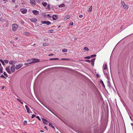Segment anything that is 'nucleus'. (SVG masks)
<instances>
[{"mask_svg": "<svg viewBox=\"0 0 133 133\" xmlns=\"http://www.w3.org/2000/svg\"><path fill=\"white\" fill-rule=\"evenodd\" d=\"M18 26L17 24L14 23L12 25V29L14 31H16L18 28Z\"/></svg>", "mask_w": 133, "mask_h": 133, "instance_id": "f257e3e1", "label": "nucleus"}, {"mask_svg": "<svg viewBox=\"0 0 133 133\" xmlns=\"http://www.w3.org/2000/svg\"><path fill=\"white\" fill-rule=\"evenodd\" d=\"M121 4L123 6V8L124 9H127L129 8V6L128 5L126 4L125 3L122 1L121 2Z\"/></svg>", "mask_w": 133, "mask_h": 133, "instance_id": "f03ea898", "label": "nucleus"}, {"mask_svg": "<svg viewBox=\"0 0 133 133\" xmlns=\"http://www.w3.org/2000/svg\"><path fill=\"white\" fill-rule=\"evenodd\" d=\"M42 24H40L41 25L42 24H46L47 25H49L51 24V23L49 21H41Z\"/></svg>", "mask_w": 133, "mask_h": 133, "instance_id": "7ed1b4c3", "label": "nucleus"}, {"mask_svg": "<svg viewBox=\"0 0 133 133\" xmlns=\"http://www.w3.org/2000/svg\"><path fill=\"white\" fill-rule=\"evenodd\" d=\"M10 66H7L6 67L5 70L9 74H11V71L10 70Z\"/></svg>", "mask_w": 133, "mask_h": 133, "instance_id": "20e7f679", "label": "nucleus"}, {"mask_svg": "<svg viewBox=\"0 0 133 133\" xmlns=\"http://www.w3.org/2000/svg\"><path fill=\"white\" fill-rule=\"evenodd\" d=\"M10 70L11 72H14L15 71V65L14 64L12 65L10 67Z\"/></svg>", "mask_w": 133, "mask_h": 133, "instance_id": "39448f33", "label": "nucleus"}, {"mask_svg": "<svg viewBox=\"0 0 133 133\" xmlns=\"http://www.w3.org/2000/svg\"><path fill=\"white\" fill-rule=\"evenodd\" d=\"M23 65L22 64H20L16 65L15 67V68L16 70L18 69H20Z\"/></svg>", "mask_w": 133, "mask_h": 133, "instance_id": "423d86ee", "label": "nucleus"}, {"mask_svg": "<svg viewBox=\"0 0 133 133\" xmlns=\"http://www.w3.org/2000/svg\"><path fill=\"white\" fill-rule=\"evenodd\" d=\"M32 61L31 62L29 63L30 64H31L34 63H36L39 61V60L38 59L33 58L32 59Z\"/></svg>", "mask_w": 133, "mask_h": 133, "instance_id": "0eeeda50", "label": "nucleus"}, {"mask_svg": "<svg viewBox=\"0 0 133 133\" xmlns=\"http://www.w3.org/2000/svg\"><path fill=\"white\" fill-rule=\"evenodd\" d=\"M20 11L23 14H25L26 13L27 11V10L25 9H20Z\"/></svg>", "mask_w": 133, "mask_h": 133, "instance_id": "6e6552de", "label": "nucleus"}, {"mask_svg": "<svg viewBox=\"0 0 133 133\" xmlns=\"http://www.w3.org/2000/svg\"><path fill=\"white\" fill-rule=\"evenodd\" d=\"M32 12L35 15H38L39 14V12L36 10H34L32 11Z\"/></svg>", "mask_w": 133, "mask_h": 133, "instance_id": "1a4fd4ad", "label": "nucleus"}, {"mask_svg": "<svg viewBox=\"0 0 133 133\" xmlns=\"http://www.w3.org/2000/svg\"><path fill=\"white\" fill-rule=\"evenodd\" d=\"M30 21L33 23H35L37 21V19L36 18H33L29 19Z\"/></svg>", "mask_w": 133, "mask_h": 133, "instance_id": "9d476101", "label": "nucleus"}, {"mask_svg": "<svg viewBox=\"0 0 133 133\" xmlns=\"http://www.w3.org/2000/svg\"><path fill=\"white\" fill-rule=\"evenodd\" d=\"M42 121H43V123L45 124H47L49 123L48 121L47 120L43 118Z\"/></svg>", "mask_w": 133, "mask_h": 133, "instance_id": "9b49d317", "label": "nucleus"}, {"mask_svg": "<svg viewBox=\"0 0 133 133\" xmlns=\"http://www.w3.org/2000/svg\"><path fill=\"white\" fill-rule=\"evenodd\" d=\"M58 18V16L57 15H54L52 16V18L54 20H55L57 19Z\"/></svg>", "mask_w": 133, "mask_h": 133, "instance_id": "f8f14e48", "label": "nucleus"}, {"mask_svg": "<svg viewBox=\"0 0 133 133\" xmlns=\"http://www.w3.org/2000/svg\"><path fill=\"white\" fill-rule=\"evenodd\" d=\"M30 3L32 5H35L36 4L35 0H30Z\"/></svg>", "mask_w": 133, "mask_h": 133, "instance_id": "ddd939ff", "label": "nucleus"}, {"mask_svg": "<svg viewBox=\"0 0 133 133\" xmlns=\"http://www.w3.org/2000/svg\"><path fill=\"white\" fill-rule=\"evenodd\" d=\"M70 17V16L69 15H66L64 17V20L65 21H66L67 19H69Z\"/></svg>", "mask_w": 133, "mask_h": 133, "instance_id": "4468645a", "label": "nucleus"}, {"mask_svg": "<svg viewBox=\"0 0 133 133\" xmlns=\"http://www.w3.org/2000/svg\"><path fill=\"white\" fill-rule=\"evenodd\" d=\"M16 61H9V63L11 65H13V64H15L16 63Z\"/></svg>", "mask_w": 133, "mask_h": 133, "instance_id": "2eb2a0df", "label": "nucleus"}, {"mask_svg": "<svg viewBox=\"0 0 133 133\" xmlns=\"http://www.w3.org/2000/svg\"><path fill=\"white\" fill-rule=\"evenodd\" d=\"M95 58H94L93 59L91 60V64L93 66H94V62H95Z\"/></svg>", "mask_w": 133, "mask_h": 133, "instance_id": "dca6fc26", "label": "nucleus"}, {"mask_svg": "<svg viewBox=\"0 0 133 133\" xmlns=\"http://www.w3.org/2000/svg\"><path fill=\"white\" fill-rule=\"evenodd\" d=\"M25 107L26 109L27 110V112L28 113H29V107L27 106V105H25Z\"/></svg>", "mask_w": 133, "mask_h": 133, "instance_id": "f3484780", "label": "nucleus"}, {"mask_svg": "<svg viewBox=\"0 0 133 133\" xmlns=\"http://www.w3.org/2000/svg\"><path fill=\"white\" fill-rule=\"evenodd\" d=\"M42 4L44 7H45L47 4V3L46 2H43L42 3Z\"/></svg>", "mask_w": 133, "mask_h": 133, "instance_id": "a211bd4d", "label": "nucleus"}, {"mask_svg": "<svg viewBox=\"0 0 133 133\" xmlns=\"http://www.w3.org/2000/svg\"><path fill=\"white\" fill-rule=\"evenodd\" d=\"M3 70V67L2 66H0V73H2L3 72L2 70Z\"/></svg>", "mask_w": 133, "mask_h": 133, "instance_id": "6ab92c4d", "label": "nucleus"}, {"mask_svg": "<svg viewBox=\"0 0 133 133\" xmlns=\"http://www.w3.org/2000/svg\"><path fill=\"white\" fill-rule=\"evenodd\" d=\"M65 6V5L64 4H62L59 5L58 6L59 7H63Z\"/></svg>", "mask_w": 133, "mask_h": 133, "instance_id": "aec40b11", "label": "nucleus"}, {"mask_svg": "<svg viewBox=\"0 0 133 133\" xmlns=\"http://www.w3.org/2000/svg\"><path fill=\"white\" fill-rule=\"evenodd\" d=\"M67 49H63L62 51L63 52H66L67 51Z\"/></svg>", "mask_w": 133, "mask_h": 133, "instance_id": "412c9836", "label": "nucleus"}, {"mask_svg": "<svg viewBox=\"0 0 133 133\" xmlns=\"http://www.w3.org/2000/svg\"><path fill=\"white\" fill-rule=\"evenodd\" d=\"M104 70H106L107 69V65L106 63L104 64Z\"/></svg>", "mask_w": 133, "mask_h": 133, "instance_id": "4be33fe9", "label": "nucleus"}, {"mask_svg": "<svg viewBox=\"0 0 133 133\" xmlns=\"http://www.w3.org/2000/svg\"><path fill=\"white\" fill-rule=\"evenodd\" d=\"M0 61L2 63V64L3 65H5V63H4V61H3L2 59H0Z\"/></svg>", "mask_w": 133, "mask_h": 133, "instance_id": "5701e85b", "label": "nucleus"}, {"mask_svg": "<svg viewBox=\"0 0 133 133\" xmlns=\"http://www.w3.org/2000/svg\"><path fill=\"white\" fill-rule=\"evenodd\" d=\"M92 6H90V8H89V12H91L92 11Z\"/></svg>", "mask_w": 133, "mask_h": 133, "instance_id": "b1692460", "label": "nucleus"}, {"mask_svg": "<svg viewBox=\"0 0 133 133\" xmlns=\"http://www.w3.org/2000/svg\"><path fill=\"white\" fill-rule=\"evenodd\" d=\"M48 45V44L47 43H43V46H47Z\"/></svg>", "mask_w": 133, "mask_h": 133, "instance_id": "393cba45", "label": "nucleus"}, {"mask_svg": "<svg viewBox=\"0 0 133 133\" xmlns=\"http://www.w3.org/2000/svg\"><path fill=\"white\" fill-rule=\"evenodd\" d=\"M84 50L86 51H88L89 50V49L87 47H84Z\"/></svg>", "mask_w": 133, "mask_h": 133, "instance_id": "a878e982", "label": "nucleus"}, {"mask_svg": "<svg viewBox=\"0 0 133 133\" xmlns=\"http://www.w3.org/2000/svg\"><path fill=\"white\" fill-rule=\"evenodd\" d=\"M53 30H49L48 31V32L49 33H52L53 32Z\"/></svg>", "mask_w": 133, "mask_h": 133, "instance_id": "bb28decb", "label": "nucleus"}, {"mask_svg": "<svg viewBox=\"0 0 133 133\" xmlns=\"http://www.w3.org/2000/svg\"><path fill=\"white\" fill-rule=\"evenodd\" d=\"M58 58H52L50 59V60H58Z\"/></svg>", "mask_w": 133, "mask_h": 133, "instance_id": "cd10ccee", "label": "nucleus"}, {"mask_svg": "<svg viewBox=\"0 0 133 133\" xmlns=\"http://www.w3.org/2000/svg\"><path fill=\"white\" fill-rule=\"evenodd\" d=\"M3 74L4 76H6V77H7L8 76V75L5 72H4L3 73Z\"/></svg>", "mask_w": 133, "mask_h": 133, "instance_id": "c85d7f7f", "label": "nucleus"}, {"mask_svg": "<svg viewBox=\"0 0 133 133\" xmlns=\"http://www.w3.org/2000/svg\"><path fill=\"white\" fill-rule=\"evenodd\" d=\"M24 34L26 36H28L29 35V33L27 32H24Z\"/></svg>", "mask_w": 133, "mask_h": 133, "instance_id": "c756f323", "label": "nucleus"}, {"mask_svg": "<svg viewBox=\"0 0 133 133\" xmlns=\"http://www.w3.org/2000/svg\"><path fill=\"white\" fill-rule=\"evenodd\" d=\"M4 63H8L9 62V61L8 60H5L4 61Z\"/></svg>", "mask_w": 133, "mask_h": 133, "instance_id": "7c9ffc66", "label": "nucleus"}, {"mask_svg": "<svg viewBox=\"0 0 133 133\" xmlns=\"http://www.w3.org/2000/svg\"><path fill=\"white\" fill-rule=\"evenodd\" d=\"M90 58V57L89 56H88L86 57H84V58L87 59H89Z\"/></svg>", "mask_w": 133, "mask_h": 133, "instance_id": "2f4dec72", "label": "nucleus"}, {"mask_svg": "<svg viewBox=\"0 0 133 133\" xmlns=\"http://www.w3.org/2000/svg\"><path fill=\"white\" fill-rule=\"evenodd\" d=\"M27 123V121H24L23 122V124L24 125H25Z\"/></svg>", "mask_w": 133, "mask_h": 133, "instance_id": "473e14b6", "label": "nucleus"}, {"mask_svg": "<svg viewBox=\"0 0 133 133\" xmlns=\"http://www.w3.org/2000/svg\"><path fill=\"white\" fill-rule=\"evenodd\" d=\"M17 99L22 104H23V102H21V100L19 99L18 98H17Z\"/></svg>", "mask_w": 133, "mask_h": 133, "instance_id": "72a5a7b5", "label": "nucleus"}, {"mask_svg": "<svg viewBox=\"0 0 133 133\" xmlns=\"http://www.w3.org/2000/svg\"><path fill=\"white\" fill-rule=\"evenodd\" d=\"M101 83H102V84L103 86L104 87H105V85L104 84V83L102 81H101Z\"/></svg>", "mask_w": 133, "mask_h": 133, "instance_id": "f704fd0d", "label": "nucleus"}, {"mask_svg": "<svg viewBox=\"0 0 133 133\" xmlns=\"http://www.w3.org/2000/svg\"><path fill=\"white\" fill-rule=\"evenodd\" d=\"M73 24H74L73 22H70L69 23V25L70 26H72Z\"/></svg>", "mask_w": 133, "mask_h": 133, "instance_id": "c9c22d12", "label": "nucleus"}, {"mask_svg": "<svg viewBox=\"0 0 133 133\" xmlns=\"http://www.w3.org/2000/svg\"><path fill=\"white\" fill-rule=\"evenodd\" d=\"M0 77H2L5 78V79H6V77H5L3 75H2Z\"/></svg>", "mask_w": 133, "mask_h": 133, "instance_id": "e433bc0d", "label": "nucleus"}, {"mask_svg": "<svg viewBox=\"0 0 133 133\" xmlns=\"http://www.w3.org/2000/svg\"><path fill=\"white\" fill-rule=\"evenodd\" d=\"M85 61L87 62H88V63H90V61L89 60H85Z\"/></svg>", "mask_w": 133, "mask_h": 133, "instance_id": "4c0bfd02", "label": "nucleus"}, {"mask_svg": "<svg viewBox=\"0 0 133 133\" xmlns=\"http://www.w3.org/2000/svg\"><path fill=\"white\" fill-rule=\"evenodd\" d=\"M36 117L40 121H41V119L39 117V116H37Z\"/></svg>", "mask_w": 133, "mask_h": 133, "instance_id": "58836bf2", "label": "nucleus"}, {"mask_svg": "<svg viewBox=\"0 0 133 133\" xmlns=\"http://www.w3.org/2000/svg\"><path fill=\"white\" fill-rule=\"evenodd\" d=\"M36 116L35 115H33L31 116V118H33L34 117H35Z\"/></svg>", "mask_w": 133, "mask_h": 133, "instance_id": "ea45409f", "label": "nucleus"}, {"mask_svg": "<svg viewBox=\"0 0 133 133\" xmlns=\"http://www.w3.org/2000/svg\"><path fill=\"white\" fill-rule=\"evenodd\" d=\"M96 56V55H91L90 57H95Z\"/></svg>", "mask_w": 133, "mask_h": 133, "instance_id": "a19ab883", "label": "nucleus"}, {"mask_svg": "<svg viewBox=\"0 0 133 133\" xmlns=\"http://www.w3.org/2000/svg\"><path fill=\"white\" fill-rule=\"evenodd\" d=\"M20 22L22 24H24V22L23 21V20H21L20 21Z\"/></svg>", "mask_w": 133, "mask_h": 133, "instance_id": "79ce46f5", "label": "nucleus"}, {"mask_svg": "<svg viewBox=\"0 0 133 133\" xmlns=\"http://www.w3.org/2000/svg\"><path fill=\"white\" fill-rule=\"evenodd\" d=\"M83 17V16L82 15H80L79 16V17L80 18H82Z\"/></svg>", "mask_w": 133, "mask_h": 133, "instance_id": "37998d69", "label": "nucleus"}, {"mask_svg": "<svg viewBox=\"0 0 133 133\" xmlns=\"http://www.w3.org/2000/svg\"><path fill=\"white\" fill-rule=\"evenodd\" d=\"M29 64H30L29 63H25V64H24V65H28Z\"/></svg>", "mask_w": 133, "mask_h": 133, "instance_id": "c03bdc74", "label": "nucleus"}, {"mask_svg": "<svg viewBox=\"0 0 133 133\" xmlns=\"http://www.w3.org/2000/svg\"><path fill=\"white\" fill-rule=\"evenodd\" d=\"M69 59H66V58H62L61 59V60H68Z\"/></svg>", "mask_w": 133, "mask_h": 133, "instance_id": "a18cd8bd", "label": "nucleus"}, {"mask_svg": "<svg viewBox=\"0 0 133 133\" xmlns=\"http://www.w3.org/2000/svg\"><path fill=\"white\" fill-rule=\"evenodd\" d=\"M49 125L50 126H51L52 125V123H49Z\"/></svg>", "mask_w": 133, "mask_h": 133, "instance_id": "49530a36", "label": "nucleus"}, {"mask_svg": "<svg viewBox=\"0 0 133 133\" xmlns=\"http://www.w3.org/2000/svg\"><path fill=\"white\" fill-rule=\"evenodd\" d=\"M23 133H27V132L25 131H22Z\"/></svg>", "mask_w": 133, "mask_h": 133, "instance_id": "de8ad7c7", "label": "nucleus"}, {"mask_svg": "<svg viewBox=\"0 0 133 133\" xmlns=\"http://www.w3.org/2000/svg\"><path fill=\"white\" fill-rule=\"evenodd\" d=\"M99 75L98 74H96V76H97V77H99Z\"/></svg>", "mask_w": 133, "mask_h": 133, "instance_id": "09e8293b", "label": "nucleus"}, {"mask_svg": "<svg viewBox=\"0 0 133 133\" xmlns=\"http://www.w3.org/2000/svg\"><path fill=\"white\" fill-rule=\"evenodd\" d=\"M53 55V54H50L48 55L49 56H52Z\"/></svg>", "mask_w": 133, "mask_h": 133, "instance_id": "8fccbe9b", "label": "nucleus"}, {"mask_svg": "<svg viewBox=\"0 0 133 133\" xmlns=\"http://www.w3.org/2000/svg\"><path fill=\"white\" fill-rule=\"evenodd\" d=\"M48 40L47 39H44V41H48Z\"/></svg>", "mask_w": 133, "mask_h": 133, "instance_id": "3c124183", "label": "nucleus"}, {"mask_svg": "<svg viewBox=\"0 0 133 133\" xmlns=\"http://www.w3.org/2000/svg\"><path fill=\"white\" fill-rule=\"evenodd\" d=\"M40 131L41 132H44V131H43L42 130H40Z\"/></svg>", "mask_w": 133, "mask_h": 133, "instance_id": "603ef678", "label": "nucleus"}, {"mask_svg": "<svg viewBox=\"0 0 133 133\" xmlns=\"http://www.w3.org/2000/svg\"><path fill=\"white\" fill-rule=\"evenodd\" d=\"M74 39L75 40H77V39L75 37L74 38Z\"/></svg>", "mask_w": 133, "mask_h": 133, "instance_id": "864d4df0", "label": "nucleus"}, {"mask_svg": "<svg viewBox=\"0 0 133 133\" xmlns=\"http://www.w3.org/2000/svg\"><path fill=\"white\" fill-rule=\"evenodd\" d=\"M44 128L45 129H47V127H44Z\"/></svg>", "mask_w": 133, "mask_h": 133, "instance_id": "5fc2aeb1", "label": "nucleus"}, {"mask_svg": "<svg viewBox=\"0 0 133 133\" xmlns=\"http://www.w3.org/2000/svg\"><path fill=\"white\" fill-rule=\"evenodd\" d=\"M4 87H2V89H4Z\"/></svg>", "mask_w": 133, "mask_h": 133, "instance_id": "6e6d98bb", "label": "nucleus"}, {"mask_svg": "<svg viewBox=\"0 0 133 133\" xmlns=\"http://www.w3.org/2000/svg\"><path fill=\"white\" fill-rule=\"evenodd\" d=\"M18 37H16L15 38V39H18Z\"/></svg>", "mask_w": 133, "mask_h": 133, "instance_id": "4d7b16f0", "label": "nucleus"}, {"mask_svg": "<svg viewBox=\"0 0 133 133\" xmlns=\"http://www.w3.org/2000/svg\"><path fill=\"white\" fill-rule=\"evenodd\" d=\"M52 128H54V126H53L52 125L51 126Z\"/></svg>", "mask_w": 133, "mask_h": 133, "instance_id": "13d9d810", "label": "nucleus"}, {"mask_svg": "<svg viewBox=\"0 0 133 133\" xmlns=\"http://www.w3.org/2000/svg\"><path fill=\"white\" fill-rule=\"evenodd\" d=\"M48 8H50L49 5H48Z\"/></svg>", "mask_w": 133, "mask_h": 133, "instance_id": "bf43d9fd", "label": "nucleus"}, {"mask_svg": "<svg viewBox=\"0 0 133 133\" xmlns=\"http://www.w3.org/2000/svg\"><path fill=\"white\" fill-rule=\"evenodd\" d=\"M2 20H3L2 19H1L0 20V21H2Z\"/></svg>", "mask_w": 133, "mask_h": 133, "instance_id": "052dcab7", "label": "nucleus"}, {"mask_svg": "<svg viewBox=\"0 0 133 133\" xmlns=\"http://www.w3.org/2000/svg\"><path fill=\"white\" fill-rule=\"evenodd\" d=\"M35 44H36L35 43V44H34L33 45V46H34V45H35Z\"/></svg>", "mask_w": 133, "mask_h": 133, "instance_id": "680f3d73", "label": "nucleus"}, {"mask_svg": "<svg viewBox=\"0 0 133 133\" xmlns=\"http://www.w3.org/2000/svg\"><path fill=\"white\" fill-rule=\"evenodd\" d=\"M45 13H44L43 14H44V15H45Z\"/></svg>", "mask_w": 133, "mask_h": 133, "instance_id": "e2e57ef3", "label": "nucleus"}, {"mask_svg": "<svg viewBox=\"0 0 133 133\" xmlns=\"http://www.w3.org/2000/svg\"><path fill=\"white\" fill-rule=\"evenodd\" d=\"M1 66V63H0V66Z\"/></svg>", "mask_w": 133, "mask_h": 133, "instance_id": "0e129e2a", "label": "nucleus"}, {"mask_svg": "<svg viewBox=\"0 0 133 133\" xmlns=\"http://www.w3.org/2000/svg\"><path fill=\"white\" fill-rule=\"evenodd\" d=\"M12 2H14V1L13 0H12Z\"/></svg>", "mask_w": 133, "mask_h": 133, "instance_id": "69168bd1", "label": "nucleus"}, {"mask_svg": "<svg viewBox=\"0 0 133 133\" xmlns=\"http://www.w3.org/2000/svg\"><path fill=\"white\" fill-rule=\"evenodd\" d=\"M48 16H49V15L48 14Z\"/></svg>", "mask_w": 133, "mask_h": 133, "instance_id": "338daca9", "label": "nucleus"}, {"mask_svg": "<svg viewBox=\"0 0 133 133\" xmlns=\"http://www.w3.org/2000/svg\"><path fill=\"white\" fill-rule=\"evenodd\" d=\"M28 61H30V60H28Z\"/></svg>", "mask_w": 133, "mask_h": 133, "instance_id": "774afa93", "label": "nucleus"}]
</instances>
